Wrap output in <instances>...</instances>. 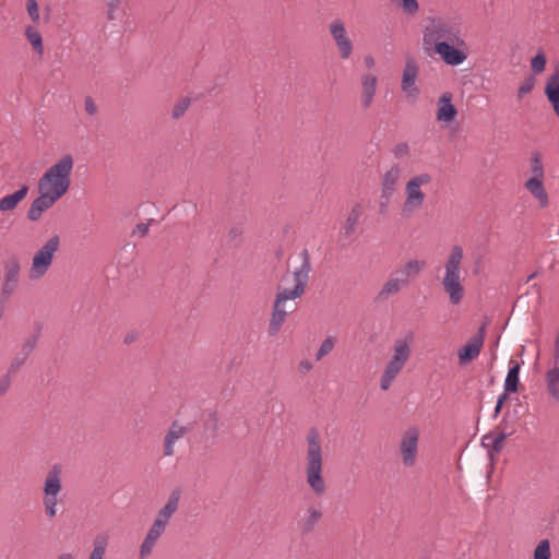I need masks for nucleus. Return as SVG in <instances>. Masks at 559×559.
Listing matches in <instances>:
<instances>
[{
  "label": "nucleus",
  "mask_w": 559,
  "mask_h": 559,
  "mask_svg": "<svg viewBox=\"0 0 559 559\" xmlns=\"http://www.w3.org/2000/svg\"><path fill=\"white\" fill-rule=\"evenodd\" d=\"M335 345V340L332 336H328L322 344L320 345V348L318 349L316 354V360L320 361L324 356L330 354Z\"/></svg>",
  "instance_id": "c9c22d12"
},
{
  "label": "nucleus",
  "mask_w": 559,
  "mask_h": 559,
  "mask_svg": "<svg viewBox=\"0 0 559 559\" xmlns=\"http://www.w3.org/2000/svg\"><path fill=\"white\" fill-rule=\"evenodd\" d=\"M550 368H559V330L557 331L555 341H554V349H552Z\"/></svg>",
  "instance_id": "c03bdc74"
},
{
  "label": "nucleus",
  "mask_w": 559,
  "mask_h": 559,
  "mask_svg": "<svg viewBox=\"0 0 559 559\" xmlns=\"http://www.w3.org/2000/svg\"><path fill=\"white\" fill-rule=\"evenodd\" d=\"M58 559H74L70 552H62L58 556Z\"/></svg>",
  "instance_id": "6e6d98bb"
},
{
  "label": "nucleus",
  "mask_w": 559,
  "mask_h": 559,
  "mask_svg": "<svg viewBox=\"0 0 559 559\" xmlns=\"http://www.w3.org/2000/svg\"><path fill=\"white\" fill-rule=\"evenodd\" d=\"M402 175V168L394 164L391 165L381 176V191L388 194H394Z\"/></svg>",
  "instance_id": "4be33fe9"
},
{
  "label": "nucleus",
  "mask_w": 559,
  "mask_h": 559,
  "mask_svg": "<svg viewBox=\"0 0 559 559\" xmlns=\"http://www.w3.org/2000/svg\"><path fill=\"white\" fill-rule=\"evenodd\" d=\"M545 94L551 103L554 110L559 116V68L548 78L545 86Z\"/></svg>",
  "instance_id": "b1692460"
},
{
  "label": "nucleus",
  "mask_w": 559,
  "mask_h": 559,
  "mask_svg": "<svg viewBox=\"0 0 559 559\" xmlns=\"http://www.w3.org/2000/svg\"><path fill=\"white\" fill-rule=\"evenodd\" d=\"M510 365L511 367L504 380V391L509 393H514L518 391L520 384L519 373L521 366L515 360H510Z\"/></svg>",
  "instance_id": "2f4dec72"
},
{
  "label": "nucleus",
  "mask_w": 559,
  "mask_h": 559,
  "mask_svg": "<svg viewBox=\"0 0 559 559\" xmlns=\"http://www.w3.org/2000/svg\"><path fill=\"white\" fill-rule=\"evenodd\" d=\"M329 32L337 48L340 58L343 60L349 59L354 51V44L349 38L344 21L341 19H334L329 24Z\"/></svg>",
  "instance_id": "9b49d317"
},
{
  "label": "nucleus",
  "mask_w": 559,
  "mask_h": 559,
  "mask_svg": "<svg viewBox=\"0 0 559 559\" xmlns=\"http://www.w3.org/2000/svg\"><path fill=\"white\" fill-rule=\"evenodd\" d=\"M131 341H132V337H129V338L127 337V338H126V343H129V342H131Z\"/></svg>",
  "instance_id": "052dcab7"
},
{
  "label": "nucleus",
  "mask_w": 559,
  "mask_h": 559,
  "mask_svg": "<svg viewBox=\"0 0 559 559\" xmlns=\"http://www.w3.org/2000/svg\"><path fill=\"white\" fill-rule=\"evenodd\" d=\"M534 276H535V274H531V276L528 277V281L532 280Z\"/></svg>",
  "instance_id": "680f3d73"
},
{
  "label": "nucleus",
  "mask_w": 559,
  "mask_h": 559,
  "mask_svg": "<svg viewBox=\"0 0 559 559\" xmlns=\"http://www.w3.org/2000/svg\"><path fill=\"white\" fill-rule=\"evenodd\" d=\"M452 98L453 95L450 92H445L439 97L436 114L438 121L450 122L456 117L457 109L452 104Z\"/></svg>",
  "instance_id": "412c9836"
},
{
  "label": "nucleus",
  "mask_w": 559,
  "mask_h": 559,
  "mask_svg": "<svg viewBox=\"0 0 559 559\" xmlns=\"http://www.w3.org/2000/svg\"><path fill=\"white\" fill-rule=\"evenodd\" d=\"M109 10H108V19L109 20H112L114 19V12L115 10H112L109 5H108Z\"/></svg>",
  "instance_id": "4d7b16f0"
},
{
  "label": "nucleus",
  "mask_w": 559,
  "mask_h": 559,
  "mask_svg": "<svg viewBox=\"0 0 559 559\" xmlns=\"http://www.w3.org/2000/svg\"><path fill=\"white\" fill-rule=\"evenodd\" d=\"M394 194H388L384 192V191H381V194H380V200H379V212L381 214H385L388 209H389V205H390V202H391V199Z\"/></svg>",
  "instance_id": "a18cd8bd"
},
{
  "label": "nucleus",
  "mask_w": 559,
  "mask_h": 559,
  "mask_svg": "<svg viewBox=\"0 0 559 559\" xmlns=\"http://www.w3.org/2000/svg\"><path fill=\"white\" fill-rule=\"evenodd\" d=\"M545 66H546V57L543 52L537 53L531 60L532 71L536 74L542 73L545 70Z\"/></svg>",
  "instance_id": "4c0bfd02"
},
{
  "label": "nucleus",
  "mask_w": 559,
  "mask_h": 559,
  "mask_svg": "<svg viewBox=\"0 0 559 559\" xmlns=\"http://www.w3.org/2000/svg\"><path fill=\"white\" fill-rule=\"evenodd\" d=\"M432 182V176L429 173H421L408 179L405 183V199L402 204V214L406 217L419 211L426 201L424 187Z\"/></svg>",
  "instance_id": "423d86ee"
},
{
  "label": "nucleus",
  "mask_w": 559,
  "mask_h": 559,
  "mask_svg": "<svg viewBox=\"0 0 559 559\" xmlns=\"http://www.w3.org/2000/svg\"><path fill=\"white\" fill-rule=\"evenodd\" d=\"M535 85V79L533 76L526 78L518 90V97L522 98L524 95L532 92Z\"/></svg>",
  "instance_id": "58836bf2"
},
{
  "label": "nucleus",
  "mask_w": 559,
  "mask_h": 559,
  "mask_svg": "<svg viewBox=\"0 0 559 559\" xmlns=\"http://www.w3.org/2000/svg\"><path fill=\"white\" fill-rule=\"evenodd\" d=\"M508 393H509V392H506V391H504L502 394H500V395L498 396L497 404H496L495 412H493V416H495V417H497V416H498V414L501 412V408H502L503 404L507 402V400H508V397H509V396H508Z\"/></svg>",
  "instance_id": "8fccbe9b"
},
{
  "label": "nucleus",
  "mask_w": 559,
  "mask_h": 559,
  "mask_svg": "<svg viewBox=\"0 0 559 559\" xmlns=\"http://www.w3.org/2000/svg\"><path fill=\"white\" fill-rule=\"evenodd\" d=\"M463 257V248L457 245L453 246L444 263V275L441 280V285L453 306L459 305L465 295L461 271Z\"/></svg>",
  "instance_id": "20e7f679"
},
{
  "label": "nucleus",
  "mask_w": 559,
  "mask_h": 559,
  "mask_svg": "<svg viewBox=\"0 0 559 559\" xmlns=\"http://www.w3.org/2000/svg\"><path fill=\"white\" fill-rule=\"evenodd\" d=\"M160 536V534L150 526L139 549L140 559H147L150 557Z\"/></svg>",
  "instance_id": "7c9ffc66"
},
{
  "label": "nucleus",
  "mask_w": 559,
  "mask_h": 559,
  "mask_svg": "<svg viewBox=\"0 0 559 559\" xmlns=\"http://www.w3.org/2000/svg\"><path fill=\"white\" fill-rule=\"evenodd\" d=\"M531 173H532V177L531 178H538V179H544L545 178L544 166H543V162H542L539 153H533L532 154V157H531Z\"/></svg>",
  "instance_id": "f704fd0d"
},
{
  "label": "nucleus",
  "mask_w": 559,
  "mask_h": 559,
  "mask_svg": "<svg viewBox=\"0 0 559 559\" xmlns=\"http://www.w3.org/2000/svg\"><path fill=\"white\" fill-rule=\"evenodd\" d=\"M150 230V223H140L133 229L132 235H139L140 237H145Z\"/></svg>",
  "instance_id": "09e8293b"
},
{
  "label": "nucleus",
  "mask_w": 559,
  "mask_h": 559,
  "mask_svg": "<svg viewBox=\"0 0 559 559\" xmlns=\"http://www.w3.org/2000/svg\"><path fill=\"white\" fill-rule=\"evenodd\" d=\"M181 492L179 489H174L165 506L158 511L155 520L153 521L151 527L155 530L158 534L163 535L166 531V527L171 519V516L177 512L179 507Z\"/></svg>",
  "instance_id": "ddd939ff"
},
{
  "label": "nucleus",
  "mask_w": 559,
  "mask_h": 559,
  "mask_svg": "<svg viewBox=\"0 0 559 559\" xmlns=\"http://www.w3.org/2000/svg\"><path fill=\"white\" fill-rule=\"evenodd\" d=\"M37 335H33L29 337L21 347V354L24 355V357H28L31 353L35 349L37 344Z\"/></svg>",
  "instance_id": "79ce46f5"
},
{
  "label": "nucleus",
  "mask_w": 559,
  "mask_h": 559,
  "mask_svg": "<svg viewBox=\"0 0 559 559\" xmlns=\"http://www.w3.org/2000/svg\"><path fill=\"white\" fill-rule=\"evenodd\" d=\"M74 159L71 154L63 155L53 165L48 167L39 178L37 188L60 200L70 189Z\"/></svg>",
  "instance_id": "7ed1b4c3"
},
{
  "label": "nucleus",
  "mask_w": 559,
  "mask_h": 559,
  "mask_svg": "<svg viewBox=\"0 0 559 559\" xmlns=\"http://www.w3.org/2000/svg\"><path fill=\"white\" fill-rule=\"evenodd\" d=\"M361 106L364 109L371 107L377 93L378 78L372 73H365L360 78Z\"/></svg>",
  "instance_id": "aec40b11"
},
{
  "label": "nucleus",
  "mask_w": 559,
  "mask_h": 559,
  "mask_svg": "<svg viewBox=\"0 0 559 559\" xmlns=\"http://www.w3.org/2000/svg\"><path fill=\"white\" fill-rule=\"evenodd\" d=\"M304 474L311 492L317 497H323L328 490V483L323 475L322 438L317 428L309 429L306 436Z\"/></svg>",
  "instance_id": "f03ea898"
},
{
  "label": "nucleus",
  "mask_w": 559,
  "mask_h": 559,
  "mask_svg": "<svg viewBox=\"0 0 559 559\" xmlns=\"http://www.w3.org/2000/svg\"><path fill=\"white\" fill-rule=\"evenodd\" d=\"M27 359V357H24V355L21 354V352L14 357V359L11 362L10 371L14 372L16 371Z\"/></svg>",
  "instance_id": "de8ad7c7"
},
{
  "label": "nucleus",
  "mask_w": 559,
  "mask_h": 559,
  "mask_svg": "<svg viewBox=\"0 0 559 559\" xmlns=\"http://www.w3.org/2000/svg\"><path fill=\"white\" fill-rule=\"evenodd\" d=\"M107 1H108V5L112 10H116L121 0H107Z\"/></svg>",
  "instance_id": "5fc2aeb1"
},
{
  "label": "nucleus",
  "mask_w": 559,
  "mask_h": 559,
  "mask_svg": "<svg viewBox=\"0 0 559 559\" xmlns=\"http://www.w3.org/2000/svg\"><path fill=\"white\" fill-rule=\"evenodd\" d=\"M10 386V377L7 374L0 380V394L7 392Z\"/></svg>",
  "instance_id": "603ef678"
},
{
  "label": "nucleus",
  "mask_w": 559,
  "mask_h": 559,
  "mask_svg": "<svg viewBox=\"0 0 559 559\" xmlns=\"http://www.w3.org/2000/svg\"><path fill=\"white\" fill-rule=\"evenodd\" d=\"M411 357V346L407 338H397L393 344V355L388 361L381 376L380 388L383 391L389 390L393 380L402 371Z\"/></svg>",
  "instance_id": "0eeeda50"
},
{
  "label": "nucleus",
  "mask_w": 559,
  "mask_h": 559,
  "mask_svg": "<svg viewBox=\"0 0 559 559\" xmlns=\"http://www.w3.org/2000/svg\"><path fill=\"white\" fill-rule=\"evenodd\" d=\"M28 192V187L23 185L17 191L13 194L5 195L0 199V211L8 212L13 211L17 204L26 197Z\"/></svg>",
  "instance_id": "c85d7f7f"
},
{
  "label": "nucleus",
  "mask_w": 559,
  "mask_h": 559,
  "mask_svg": "<svg viewBox=\"0 0 559 559\" xmlns=\"http://www.w3.org/2000/svg\"><path fill=\"white\" fill-rule=\"evenodd\" d=\"M26 10L33 22L38 23L39 21V12L36 0H27Z\"/></svg>",
  "instance_id": "37998d69"
},
{
  "label": "nucleus",
  "mask_w": 559,
  "mask_h": 559,
  "mask_svg": "<svg viewBox=\"0 0 559 559\" xmlns=\"http://www.w3.org/2000/svg\"><path fill=\"white\" fill-rule=\"evenodd\" d=\"M461 26L444 19H432L423 32V45L426 49L438 46V43L450 44L463 39Z\"/></svg>",
  "instance_id": "39448f33"
},
{
  "label": "nucleus",
  "mask_w": 559,
  "mask_h": 559,
  "mask_svg": "<svg viewBox=\"0 0 559 559\" xmlns=\"http://www.w3.org/2000/svg\"><path fill=\"white\" fill-rule=\"evenodd\" d=\"M300 265L282 278V283L292 282L294 286L292 288L282 285L277 287L267 330L271 336L280 332L287 314L294 312L297 308L295 300L306 292L311 272V260L307 249L300 252Z\"/></svg>",
  "instance_id": "f257e3e1"
},
{
  "label": "nucleus",
  "mask_w": 559,
  "mask_h": 559,
  "mask_svg": "<svg viewBox=\"0 0 559 559\" xmlns=\"http://www.w3.org/2000/svg\"><path fill=\"white\" fill-rule=\"evenodd\" d=\"M189 105H190V100L189 99L185 98V99L180 100L173 108V117L175 119H178V118L182 117L185 115V112L187 111Z\"/></svg>",
  "instance_id": "a19ab883"
},
{
  "label": "nucleus",
  "mask_w": 559,
  "mask_h": 559,
  "mask_svg": "<svg viewBox=\"0 0 559 559\" xmlns=\"http://www.w3.org/2000/svg\"><path fill=\"white\" fill-rule=\"evenodd\" d=\"M60 239L57 235L49 238L35 253L28 271L32 281L41 278L50 267L55 253L58 251Z\"/></svg>",
  "instance_id": "1a4fd4ad"
},
{
  "label": "nucleus",
  "mask_w": 559,
  "mask_h": 559,
  "mask_svg": "<svg viewBox=\"0 0 559 559\" xmlns=\"http://www.w3.org/2000/svg\"><path fill=\"white\" fill-rule=\"evenodd\" d=\"M21 262L16 255H11L3 262V280L1 297L8 299L17 288L20 283Z\"/></svg>",
  "instance_id": "f8f14e48"
},
{
  "label": "nucleus",
  "mask_w": 559,
  "mask_h": 559,
  "mask_svg": "<svg viewBox=\"0 0 559 559\" xmlns=\"http://www.w3.org/2000/svg\"><path fill=\"white\" fill-rule=\"evenodd\" d=\"M426 266V261L412 259L408 260L400 270H397L395 275L406 281V286L408 287L411 282L415 280Z\"/></svg>",
  "instance_id": "5701e85b"
},
{
  "label": "nucleus",
  "mask_w": 559,
  "mask_h": 559,
  "mask_svg": "<svg viewBox=\"0 0 559 559\" xmlns=\"http://www.w3.org/2000/svg\"><path fill=\"white\" fill-rule=\"evenodd\" d=\"M534 559H550V544L548 539L538 543L534 550Z\"/></svg>",
  "instance_id": "e433bc0d"
},
{
  "label": "nucleus",
  "mask_w": 559,
  "mask_h": 559,
  "mask_svg": "<svg viewBox=\"0 0 559 559\" xmlns=\"http://www.w3.org/2000/svg\"><path fill=\"white\" fill-rule=\"evenodd\" d=\"M25 36L34 50L41 58L44 55V44L40 33L34 26H27L25 28Z\"/></svg>",
  "instance_id": "72a5a7b5"
},
{
  "label": "nucleus",
  "mask_w": 559,
  "mask_h": 559,
  "mask_svg": "<svg viewBox=\"0 0 559 559\" xmlns=\"http://www.w3.org/2000/svg\"><path fill=\"white\" fill-rule=\"evenodd\" d=\"M432 49L445 64L451 67H457L464 63L468 56V47L464 38L450 44L440 41L438 46Z\"/></svg>",
  "instance_id": "9d476101"
},
{
  "label": "nucleus",
  "mask_w": 559,
  "mask_h": 559,
  "mask_svg": "<svg viewBox=\"0 0 559 559\" xmlns=\"http://www.w3.org/2000/svg\"><path fill=\"white\" fill-rule=\"evenodd\" d=\"M392 153L395 158H404L409 156L411 150L406 142H401L393 147Z\"/></svg>",
  "instance_id": "ea45409f"
},
{
  "label": "nucleus",
  "mask_w": 559,
  "mask_h": 559,
  "mask_svg": "<svg viewBox=\"0 0 559 559\" xmlns=\"http://www.w3.org/2000/svg\"><path fill=\"white\" fill-rule=\"evenodd\" d=\"M312 364L311 361H309L308 359H304L301 360L299 364H298V370L301 372V373H307L309 372L311 369H312Z\"/></svg>",
  "instance_id": "3c124183"
},
{
  "label": "nucleus",
  "mask_w": 559,
  "mask_h": 559,
  "mask_svg": "<svg viewBox=\"0 0 559 559\" xmlns=\"http://www.w3.org/2000/svg\"><path fill=\"white\" fill-rule=\"evenodd\" d=\"M364 214V206L360 203L353 205L343 225V231L346 237L352 236L357 228L360 217Z\"/></svg>",
  "instance_id": "bb28decb"
},
{
  "label": "nucleus",
  "mask_w": 559,
  "mask_h": 559,
  "mask_svg": "<svg viewBox=\"0 0 559 559\" xmlns=\"http://www.w3.org/2000/svg\"><path fill=\"white\" fill-rule=\"evenodd\" d=\"M39 195L32 202L28 211L27 218L32 222L38 221L43 213L51 209L58 199L49 195L43 191H38Z\"/></svg>",
  "instance_id": "a211bd4d"
},
{
  "label": "nucleus",
  "mask_w": 559,
  "mask_h": 559,
  "mask_svg": "<svg viewBox=\"0 0 559 559\" xmlns=\"http://www.w3.org/2000/svg\"><path fill=\"white\" fill-rule=\"evenodd\" d=\"M131 341H132V337H129V338L127 337V338H126V343H129V342H131Z\"/></svg>",
  "instance_id": "bf43d9fd"
},
{
  "label": "nucleus",
  "mask_w": 559,
  "mask_h": 559,
  "mask_svg": "<svg viewBox=\"0 0 559 559\" xmlns=\"http://www.w3.org/2000/svg\"><path fill=\"white\" fill-rule=\"evenodd\" d=\"M92 545L93 548L88 555V559H104L109 545V535L105 532L96 534Z\"/></svg>",
  "instance_id": "cd10ccee"
},
{
  "label": "nucleus",
  "mask_w": 559,
  "mask_h": 559,
  "mask_svg": "<svg viewBox=\"0 0 559 559\" xmlns=\"http://www.w3.org/2000/svg\"><path fill=\"white\" fill-rule=\"evenodd\" d=\"M367 66H373V59L371 57L366 58Z\"/></svg>",
  "instance_id": "13d9d810"
},
{
  "label": "nucleus",
  "mask_w": 559,
  "mask_h": 559,
  "mask_svg": "<svg viewBox=\"0 0 559 559\" xmlns=\"http://www.w3.org/2000/svg\"><path fill=\"white\" fill-rule=\"evenodd\" d=\"M485 338V324H483L477 334L474 335L462 348L459 350V360L461 365H465L468 361L475 359L483 347Z\"/></svg>",
  "instance_id": "dca6fc26"
},
{
  "label": "nucleus",
  "mask_w": 559,
  "mask_h": 559,
  "mask_svg": "<svg viewBox=\"0 0 559 559\" xmlns=\"http://www.w3.org/2000/svg\"><path fill=\"white\" fill-rule=\"evenodd\" d=\"M480 264H481V259L478 258L475 263H474V269H473V273L474 274H478L479 272V269H480Z\"/></svg>",
  "instance_id": "864d4df0"
},
{
  "label": "nucleus",
  "mask_w": 559,
  "mask_h": 559,
  "mask_svg": "<svg viewBox=\"0 0 559 559\" xmlns=\"http://www.w3.org/2000/svg\"><path fill=\"white\" fill-rule=\"evenodd\" d=\"M507 437L508 435L504 432L488 433L483 437L481 443L486 448H491L493 452L500 453Z\"/></svg>",
  "instance_id": "473e14b6"
},
{
  "label": "nucleus",
  "mask_w": 559,
  "mask_h": 559,
  "mask_svg": "<svg viewBox=\"0 0 559 559\" xmlns=\"http://www.w3.org/2000/svg\"><path fill=\"white\" fill-rule=\"evenodd\" d=\"M189 428L182 426L179 421L175 420L169 426L163 442V450L165 456H173L175 454V443L185 437Z\"/></svg>",
  "instance_id": "f3484780"
},
{
  "label": "nucleus",
  "mask_w": 559,
  "mask_h": 559,
  "mask_svg": "<svg viewBox=\"0 0 559 559\" xmlns=\"http://www.w3.org/2000/svg\"><path fill=\"white\" fill-rule=\"evenodd\" d=\"M419 431L415 427L408 428L402 436L400 452L405 466L412 467L416 463L418 453Z\"/></svg>",
  "instance_id": "4468645a"
},
{
  "label": "nucleus",
  "mask_w": 559,
  "mask_h": 559,
  "mask_svg": "<svg viewBox=\"0 0 559 559\" xmlns=\"http://www.w3.org/2000/svg\"><path fill=\"white\" fill-rule=\"evenodd\" d=\"M418 76V67L414 59H408L402 74V91L406 97L411 100H415L419 94V90L416 85V79Z\"/></svg>",
  "instance_id": "2eb2a0df"
},
{
  "label": "nucleus",
  "mask_w": 559,
  "mask_h": 559,
  "mask_svg": "<svg viewBox=\"0 0 559 559\" xmlns=\"http://www.w3.org/2000/svg\"><path fill=\"white\" fill-rule=\"evenodd\" d=\"M525 189L539 202L540 207L549 203L547 191L544 187V179L528 178L524 183Z\"/></svg>",
  "instance_id": "393cba45"
},
{
  "label": "nucleus",
  "mask_w": 559,
  "mask_h": 559,
  "mask_svg": "<svg viewBox=\"0 0 559 559\" xmlns=\"http://www.w3.org/2000/svg\"><path fill=\"white\" fill-rule=\"evenodd\" d=\"M84 106H85V111L90 115V116H94L97 114L98 111V108H97V105L94 103L93 98L87 96L85 97L84 99Z\"/></svg>",
  "instance_id": "49530a36"
},
{
  "label": "nucleus",
  "mask_w": 559,
  "mask_h": 559,
  "mask_svg": "<svg viewBox=\"0 0 559 559\" xmlns=\"http://www.w3.org/2000/svg\"><path fill=\"white\" fill-rule=\"evenodd\" d=\"M406 287V281L400 278L397 275L394 274L382 285L380 292L378 293V299L386 300L389 297L399 294L402 289Z\"/></svg>",
  "instance_id": "a878e982"
},
{
  "label": "nucleus",
  "mask_w": 559,
  "mask_h": 559,
  "mask_svg": "<svg viewBox=\"0 0 559 559\" xmlns=\"http://www.w3.org/2000/svg\"><path fill=\"white\" fill-rule=\"evenodd\" d=\"M545 384L548 395L559 404V368H549L546 371Z\"/></svg>",
  "instance_id": "c756f323"
},
{
  "label": "nucleus",
  "mask_w": 559,
  "mask_h": 559,
  "mask_svg": "<svg viewBox=\"0 0 559 559\" xmlns=\"http://www.w3.org/2000/svg\"><path fill=\"white\" fill-rule=\"evenodd\" d=\"M62 490V468L55 464L46 474L43 487V506L48 519L58 513L59 495Z\"/></svg>",
  "instance_id": "6e6552de"
},
{
  "label": "nucleus",
  "mask_w": 559,
  "mask_h": 559,
  "mask_svg": "<svg viewBox=\"0 0 559 559\" xmlns=\"http://www.w3.org/2000/svg\"><path fill=\"white\" fill-rule=\"evenodd\" d=\"M323 516L322 508L317 504L309 506L301 515L298 527L302 534L313 532L314 527L319 524Z\"/></svg>",
  "instance_id": "6ab92c4d"
}]
</instances>
